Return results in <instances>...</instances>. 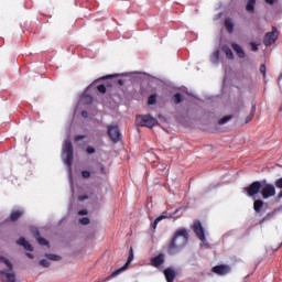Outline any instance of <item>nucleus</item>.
I'll use <instances>...</instances> for the list:
<instances>
[{
    "label": "nucleus",
    "mask_w": 282,
    "mask_h": 282,
    "mask_svg": "<svg viewBox=\"0 0 282 282\" xmlns=\"http://www.w3.org/2000/svg\"><path fill=\"white\" fill-rule=\"evenodd\" d=\"M80 117L87 119V118H88V112H87V110L80 111Z\"/></svg>",
    "instance_id": "58836bf2"
},
{
    "label": "nucleus",
    "mask_w": 282,
    "mask_h": 282,
    "mask_svg": "<svg viewBox=\"0 0 282 282\" xmlns=\"http://www.w3.org/2000/svg\"><path fill=\"white\" fill-rule=\"evenodd\" d=\"M64 155H66V165H68V167L72 166V162L74 160V147L69 141L64 142Z\"/></svg>",
    "instance_id": "0eeeda50"
},
{
    "label": "nucleus",
    "mask_w": 282,
    "mask_h": 282,
    "mask_svg": "<svg viewBox=\"0 0 282 282\" xmlns=\"http://www.w3.org/2000/svg\"><path fill=\"white\" fill-rule=\"evenodd\" d=\"M40 267H42V268H50V261H47V260H40Z\"/></svg>",
    "instance_id": "c85d7f7f"
},
{
    "label": "nucleus",
    "mask_w": 282,
    "mask_h": 282,
    "mask_svg": "<svg viewBox=\"0 0 282 282\" xmlns=\"http://www.w3.org/2000/svg\"><path fill=\"white\" fill-rule=\"evenodd\" d=\"M260 193H261V197H263V199H269L276 195V189H275L274 185H272V184H264L263 188L260 189Z\"/></svg>",
    "instance_id": "6e6552de"
},
{
    "label": "nucleus",
    "mask_w": 282,
    "mask_h": 282,
    "mask_svg": "<svg viewBox=\"0 0 282 282\" xmlns=\"http://www.w3.org/2000/svg\"><path fill=\"white\" fill-rule=\"evenodd\" d=\"M224 26L226 28V31H228L229 34L234 33V22H231L230 19H226L224 21Z\"/></svg>",
    "instance_id": "a211bd4d"
},
{
    "label": "nucleus",
    "mask_w": 282,
    "mask_h": 282,
    "mask_svg": "<svg viewBox=\"0 0 282 282\" xmlns=\"http://www.w3.org/2000/svg\"><path fill=\"white\" fill-rule=\"evenodd\" d=\"M25 256H26V258H29V259H34L33 253H29V252H26V253H25Z\"/></svg>",
    "instance_id": "a19ab883"
},
{
    "label": "nucleus",
    "mask_w": 282,
    "mask_h": 282,
    "mask_svg": "<svg viewBox=\"0 0 282 282\" xmlns=\"http://www.w3.org/2000/svg\"><path fill=\"white\" fill-rule=\"evenodd\" d=\"M79 223L83 226H87L88 224H90V219H88L87 217H83L79 219Z\"/></svg>",
    "instance_id": "cd10ccee"
},
{
    "label": "nucleus",
    "mask_w": 282,
    "mask_h": 282,
    "mask_svg": "<svg viewBox=\"0 0 282 282\" xmlns=\"http://www.w3.org/2000/svg\"><path fill=\"white\" fill-rule=\"evenodd\" d=\"M86 199H88V196H79L80 202H85Z\"/></svg>",
    "instance_id": "79ce46f5"
},
{
    "label": "nucleus",
    "mask_w": 282,
    "mask_h": 282,
    "mask_svg": "<svg viewBox=\"0 0 282 282\" xmlns=\"http://www.w3.org/2000/svg\"><path fill=\"white\" fill-rule=\"evenodd\" d=\"M135 123L139 127H145L148 129H152L159 124L158 119L153 118L150 115H139L135 118Z\"/></svg>",
    "instance_id": "7ed1b4c3"
},
{
    "label": "nucleus",
    "mask_w": 282,
    "mask_h": 282,
    "mask_svg": "<svg viewBox=\"0 0 282 282\" xmlns=\"http://www.w3.org/2000/svg\"><path fill=\"white\" fill-rule=\"evenodd\" d=\"M223 51L224 54L226 55V58L234 59V52H231L230 47L224 46Z\"/></svg>",
    "instance_id": "412c9836"
},
{
    "label": "nucleus",
    "mask_w": 282,
    "mask_h": 282,
    "mask_svg": "<svg viewBox=\"0 0 282 282\" xmlns=\"http://www.w3.org/2000/svg\"><path fill=\"white\" fill-rule=\"evenodd\" d=\"M231 48H234V52H236L237 56L239 58H245L247 55L245 54V51H242L241 46L239 44H231Z\"/></svg>",
    "instance_id": "dca6fc26"
},
{
    "label": "nucleus",
    "mask_w": 282,
    "mask_h": 282,
    "mask_svg": "<svg viewBox=\"0 0 282 282\" xmlns=\"http://www.w3.org/2000/svg\"><path fill=\"white\" fill-rule=\"evenodd\" d=\"M231 120V116L223 117V119L218 120V126H225L228 121Z\"/></svg>",
    "instance_id": "bb28decb"
},
{
    "label": "nucleus",
    "mask_w": 282,
    "mask_h": 282,
    "mask_svg": "<svg viewBox=\"0 0 282 282\" xmlns=\"http://www.w3.org/2000/svg\"><path fill=\"white\" fill-rule=\"evenodd\" d=\"M113 77H118V74L105 75L104 77H101V80L111 79V78H113Z\"/></svg>",
    "instance_id": "c756f323"
},
{
    "label": "nucleus",
    "mask_w": 282,
    "mask_h": 282,
    "mask_svg": "<svg viewBox=\"0 0 282 282\" xmlns=\"http://www.w3.org/2000/svg\"><path fill=\"white\" fill-rule=\"evenodd\" d=\"M275 185H276V188L282 189V177H281V178H278Z\"/></svg>",
    "instance_id": "c9c22d12"
},
{
    "label": "nucleus",
    "mask_w": 282,
    "mask_h": 282,
    "mask_svg": "<svg viewBox=\"0 0 282 282\" xmlns=\"http://www.w3.org/2000/svg\"><path fill=\"white\" fill-rule=\"evenodd\" d=\"M88 214L87 209H82L77 213L79 216H86Z\"/></svg>",
    "instance_id": "4c0bfd02"
},
{
    "label": "nucleus",
    "mask_w": 282,
    "mask_h": 282,
    "mask_svg": "<svg viewBox=\"0 0 282 282\" xmlns=\"http://www.w3.org/2000/svg\"><path fill=\"white\" fill-rule=\"evenodd\" d=\"M265 72H267L265 64H261V66H260V73H261V75H263V77H265Z\"/></svg>",
    "instance_id": "2f4dec72"
},
{
    "label": "nucleus",
    "mask_w": 282,
    "mask_h": 282,
    "mask_svg": "<svg viewBox=\"0 0 282 282\" xmlns=\"http://www.w3.org/2000/svg\"><path fill=\"white\" fill-rule=\"evenodd\" d=\"M172 100L174 104L180 105L183 101V96L180 93H176L173 97Z\"/></svg>",
    "instance_id": "4be33fe9"
},
{
    "label": "nucleus",
    "mask_w": 282,
    "mask_h": 282,
    "mask_svg": "<svg viewBox=\"0 0 282 282\" xmlns=\"http://www.w3.org/2000/svg\"><path fill=\"white\" fill-rule=\"evenodd\" d=\"M86 153L94 154V153H96V149H94L93 147H88V148H86Z\"/></svg>",
    "instance_id": "f704fd0d"
},
{
    "label": "nucleus",
    "mask_w": 282,
    "mask_h": 282,
    "mask_svg": "<svg viewBox=\"0 0 282 282\" xmlns=\"http://www.w3.org/2000/svg\"><path fill=\"white\" fill-rule=\"evenodd\" d=\"M80 176H83V178H90V172L83 171V172H80Z\"/></svg>",
    "instance_id": "7c9ffc66"
},
{
    "label": "nucleus",
    "mask_w": 282,
    "mask_h": 282,
    "mask_svg": "<svg viewBox=\"0 0 282 282\" xmlns=\"http://www.w3.org/2000/svg\"><path fill=\"white\" fill-rule=\"evenodd\" d=\"M100 172H101V173H104V172H105V169H104V166H101V170H100Z\"/></svg>",
    "instance_id": "a18cd8bd"
},
{
    "label": "nucleus",
    "mask_w": 282,
    "mask_h": 282,
    "mask_svg": "<svg viewBox=\"0 0 282 282\" xmlns=\"http://www.w3.org/2000/svg\"><path fill=\"white\" fill-rule=\"evenodd\" d=\"M280 111H282V107L280 108Z\"/></svg>",
    "instance_id": "3c124183"
},
{
    "label": "nucleus",
    "mask_w": 282,
    "mask_h": 282,
    "mask_svg": "<svg viewBox=\"0 0 282 282\" xmlns=\"http://www.w3.org/2000/svg\"><path fill=\"white\" fill-rule=\"evenodd\" d=\"M33 237L36 239V242H39L40 246H50V242L41 237V232L37 229H34Z\"/></svg>",
    "instance_id": "2eb2a0df"
},
{
    "label": "nucleus",
    "mask_w": 282,
    "mask_h": 282,
    "mask_svg": "<svg viewBox=\"0 0 282 282\" xmlns=\"http://www.w3.org/2000/svg\"><path fill=\"white\" fill-rule=\"evenodd\" d=\"M86 135L84 134H78V135H75L74 140L75 142H79L80 140H85Z\"/></svg>",
    "instance_id": "473e14b6"
},
{
    "label": "nucleus",
    "mask_w": 282,
    "mask_h": 282,
    "mask_svg": "<svg viewBox=\"0 0 282 282\" xmlns=\"http://www.w3.org/2000/svg\"><path fill=\"white\" fill-rule=\"evenodd\" d=\"M18 246L23 247V249H25L29 252H33L34 248L31 243L28 242V240H25V238L21 237L20 239H18L17 241Z\"/></svg>",
    "instance_id": "4468645a"
},
{
    "label": "nucleus",
    "mask_w": 282,
    "mask_h": 282,
    "mask_svg": "<svg viewBox=\"0 0 282 282\" xmlns=\"http://www.w3.org/2000/svg\"><path fill=\"white\" fill-rule=\"evenodd\" d=\"M212 272L217 274L218 276H225L226 274L230 273V267L226 264L213 267Z\"/></svg>",
    "instance_id": "9b49d317"
},
{
    "label": "nucleus",
    "mask_w": 282,
    "mask_h": 282,
    "mask_svg": "<svg viewBox=\"0 0 282 282\" xmlns=\"http://www.w3.org/2000/svg\"><path fill=\"white\" fill-rule=\"evenodd\" d=\"M264 221H265V218H262V219L260 220V225H263Z\"/></svg>",
    "instance_id": "c03bdc74"
},
{
    "label": "nucleus",
    "mask_w": 282,
    "mask_h": 282,
    "mask_svg": "<svg viewBox=\"0 0 282 282\" xmlns=\"http://www.w3.org/2000/svg\"><path fill=\"white\" fill-rule=\"evenodd\" d=\"M0 262H3L4 265H7V268H9V271H7V270L0 271L1 281L2 282H17V275L12 271V263L3 257H0Z\"/></svg>",
    "instance_id": "f03ea898"
},
{
    "label": "nucleus",
    "mask_w": 282,
    "mask_h": 282,
    "mask_svg": "<svg viewBox=\"0 0 282 282\" xmlns=\"http://www.w3.org/2000/svg\"><path fill=\"white\" fill-rule=\"evenodd\" d=\"M262 207H263V200L261 199L253 200V212L260 213Z\"/></svg>",
    "instance_id": "6ab92c4d"
},
{
    "label": "nucleus",
    "mask_w": 282,
    "mask_h": 282,
    "mask_svg": "<svg viewBox=\"0 0 282 282\" xmlns=\"http://www.w3.org/2000/svg\"><path fill=\"white\" fill-rule=\"evenodd\" d=\"M163 274H164V279L166 280V282H174V280L177 276L176 271H174V269H172V268L164 269Z\"/></svg>",
    "instance_id": "f8f14e48"
},
{
    "label": "nucleus",
    "mask_w": 282,
    "mask_h": 282,
    "mask_svg": "<svg viewBox=\"0 0 282 282\" xmlns=\"http://www.w3.org/2000/svg\"><path fill=\"white\" fill-rule=\"evenodd\" d=\"M156 98H158V95L155 94L148 96V105L150 106L155 105Z\"/></svg>",
    "instance_id": "393cba45"
},
{
    "label": "nucleus",
    "mask_w": 282,
    "mask_h": 282,
    "mask_svg": "<svg viewBox=\"0 0 282 282\" xmlns=\"http://www.w3.org/2000/svg\"><path fill=\"white\" fill-rule=\"evenodd\" d=\"M193 231L202 242L206 241V234L204 232V227L199 220L194 221Z\"/></svg>",
    "instance_id": "1a4fd4ad"
},
{
    "label": "nucleus",
    "mask_w": 282,
    "mask_h": 282,
    "mask_svg": "<svg viewBox=\"0 0 282 282\" xmlns=\"http://www.w3.org/2000/svg\"><path fill=\"white\" fill-rule=\"evenodd\" d=\"M118 85L123 86V80L122 79H118Z\"/></svg>",
    "instance_id": "37998d69"
},
{
    "label": "nucleus",
    "mask_w": 282,
    "mask_h": 282,
    "mask_svg": "<svg viewBox=\"0 0 282 282\" xmlns=\"http://www.w3.org/2000/svg\"><path fill=\"white\" fill-rule=\"evenodd\" d=\"M250 47L252 52H258V45H256L254 42L250 43Z\"/></svg>",
    "instance_id": "e433bc0d"
},
{
    "label": "nucleus",
    "mask_w": 282,
    "mask_h": 282,
    "mask_svg": "<svg viewBox=\"0 0 282 282\" xmlns=\"http://www.w3.org/2000/svg\"><path fill=\"white\" fill-rule=\"evenodd\" d=\"M256 0H248L246 10L248 13H254Z\"/></svg>",
    "instance_id": "aec40b11"
},
{
    "label": "nucleus",
    "mask_w": 282,
    "mask_h": 282,
    "mask_svg": "<svg viewBox=\"0 0 282 282\" xmlns=\"http://www.w3.org/2000/svg\"><path fill=\"white\" fill-rule=\"evenodd\" d=\"M188 243V231L185 228H180L174 232V236L166 246V253L170 256L177 254Z\"/></svg>",
    "instance_id": "f257e3e1"
},
{
    "label": "nucleus",
    "mask_w": 282,
    "mask_h": 282,
    "mask_svg": "<svg viewBox=\"0 0 282 282\" xmlns=\"http://www.w3.org/2000/svg\"><path fill=\"white\" fill-rule=\"evenodd\" d=\"M44 257L46 259H50L51 261H59L61 260V257L58 254L45 253Z\"/></svg>",
    "instance_id": "b1692460"
},
{
    "label": "nucleus",
    "mask_w": 282,
    "mask_h": 282,
    "mask_svg": "<svg viewBox=\"0 0 282 282\" xmlns=\"http://www.w3.org/2000/svg\"><path fill=\"white\" fill-rule=\"evenodd\" d=\"M263 189V185L260 181H253L252 184H250L247 187L242 188V193L247 194L248 197H254Z\"/></svg>",
    "instance_id": "20e7f679"
},
{
    "label": "nucleus",
    "mask_w": 282,
    "mask_h": 282,
    "mask_svg": "<svg viewBox=\"0 0 282 282\" xmlns=\"http://www.w3.org/2000/svg\"><path fill=\"white\" fill-rule=\"evenodd\" d=\"M279 247H282V242L279 245Z\"/></svg>",
    "instance_id": "09e8293b"
},
{
    "label": "nucleus",
    "mask_w": 282,
    "mask_h": 282,
    "mask_svg": "<svg viewBox=\"0 0 282 282\" xmlns=\"http://www.w3.org/2000/svg\"><path fill=\"white\" fill-rule=\"evenodd\" d=\"M23 216V210L22 209H15L10 213V221H17Z\"/></svg>",
    "instance_id": "f3484780"
},
{
    "label": "nucleus",
    "mask_w": 282,
    "mask_h": 282,
    "mask_svg": "<svg viewBox=\"0 0 282 282\" xmlns=\"http://www.w3.org/2000/svg\"><path fill=\"white\" fill-rule=\"evenodd\" d=\"M107 134L112 143L120 141V131L117 126H107Z\"/></svg>",
    "instance_id": "9d476101"
},
{
    "label": "nucleus",
    "mask_w": 282,
    "mask_h": 282,
    "mask_svg": "<svg viewBox=\"0 0 282 282\" xmlns=\"http://www.w3.org/2000/svg\"><path fill=\"white\" fill-rule=\"evenodd\" d=\"M240 104H241V107H242V106H243V105H242V101H240Z\"/></svg>",
    "instance_id": "8fccbe9b"
},
{
    "label": "nucleus",
    "mask_w": 282,
    "mask_h": 282,
    "mask_svg": "<svg viewBox=\"0 0 282 282\" xmlns=\"http://www.w3.org/2000/svg\"><path fill=\"white\" fill-rule=\"evenodd\" d=\"M165 218H166V216H164V215H161L158 218H155V220H153V229L158 228V225L160 224V221H162Z\"/></svg>",
    "instance_id": "a878e982"
},
{
    "label": "nucleus",
    "mask_w": 282,
    "mask_h": 282,
    "mask_svg": "<svg viewBox=\"0 0 282 282\" xmlns=\"http://www.w3.org/2000/svg\"><path fill=\"white\" fill-rule=\"evenodd\" d=\"M272 32H267L263 36V45L270 47L279 40V31L276 28H272Z\"/></svg>",
    "instance_id": "423d86ee"
},
{
    "label": "nucleus",
    "mask_w": 282,
    "mask_h": 282,
    "mask_svg": "<svg viewBox=\"0 0 282 282\" xmlns=\"http://www.w3.org/2000/svg\"><path fill=\"white\" fill-rule=\"evenodd\" d=\"M98 91L99 94H105L107 91V89L105 88V85H98Z\"/></svg>",
    "instance_id": "72a5a7b5"
},
{
    "label": "nucleus",
    "mask_w": 282,
    "mask_h": 282,
    "mask_svg": "<svg viewBox=\"0 0 282 282\" xmlns=\"http://www.w3.org/2000/svg\"><path fill=\"white\" fill-rule=\"evenodd\" d=\"M280 197H282V192H280V195H279Z\"/></svg>",
    "instance_id": "49530a36"
},
{
    "label": "nucleus",
    "mask_w": 282,
    "mask_h": 282,
    "mask_svg": "<svg viewBox=\"0 0 282 282\" xmlns=\"http://www.w3.org/2000/svg\"><path fill=\"white\" fill-rule=\"evenodd\" d=\"M254 112H256V106H252V109L250 110V115L247 116L245 123H248L252 121V119H254Z\"/></svg>",
    "instance_id": "5701e85b"
},
{
    "label": "nucleus",
    "mask_w": 282,
    "mask_h": 282,
    "mask_svg": "<svg viewBox=\"0 0 282 282\" xmlns=\"http://www.w3.org/2000/svg\"><path fill=\"white\" fill-rule=\"evenodd\" d=\"M264 3L272 6V4H274V0H264Z\"/></svg>",
    "instance_id": "ea45409f"
},
{
    "label": "nucleus",
    "mask_w": 282,
    "mask_h": 282,
    "mask_svg": "<svg viewBox=\"0 0 282 282\" xmlns=\"http://www.w3.org/2000/svg\"><path fill=\"white\" fill-rule=\"evenodd\" d=\"M280 78H282V73L280 74Z\"/></svg>",
    "instance_id": "de8ad7c7"
},
{
    "label": "nucleus",
    "mask_w": 282,
    "mask_h": 282,
    "mask_svg": "<svg viewBox=\"0 0 282 282\" xmlns=\"http://www.w3.org/2000/svg\"><path fill=\"white\" fill-rule=\"evenodd\" d=\"M153 268H161L164 263V253H159L150 260Z\"/></svg>",
    "instance_id": "ddd939ff"
},
{
    "label": "nucleus",
    "mask_w": 282,
    "mask_h": 282,
    "mask_svg": "<svg viewBox=\"0 0 282 282\" xmlns=\"http://www.w3.org/2000/svg\"><path fill=\"white\" fill-rule=\"evenodd\" d=\"M131 261H133V249L132 248L129 249L128 261L126 262V264H123L122 268L115 270L112 273H110L109 276L105 278L104 281H101V282L110 281L111 279L117 278L122 271L128 270V267L131 263Z\"/></svg>",
    "instance_id": "39448f33"
}]
</instances>
